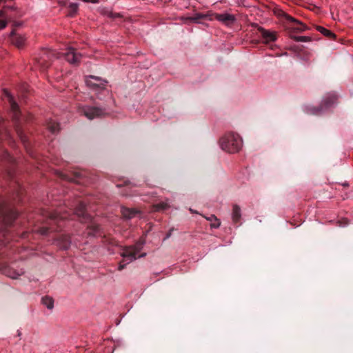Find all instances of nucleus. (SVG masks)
<instances>
[{
    "label": "nucleus",
    "instance_id": "23",
    "mask_svg": "<svg viewBox=\"0 0 353 353\" xmlns=\"http://www.w3.org/2000/svg\"><path fill=\"white\" fill-rule=\"evenodd\" d=\"M291 38L297 42H307L310 41V38L305 36H291Z\"/></svg>",
    "mask_w": 353,
    "mask_h": 353
},
{
    "label": "nucleus",
    "instance_id": "27",
    "mask_svg": "<svg viewBox=\"0 0 353 353\" xmlns=\"http://www.w3.org/2000/svg\"><path fill=\"white\" fill-rule=\"evenodd\" d=\"M212 219H214V222L211 223V227L214 228H219L221 225L219 220L214 215H212Z\"/></svg>",
    "mask_w": 353,
    "mask_h": 353
},
{
    "label": "nucleus",
    "instance_id": "11",
    "mask_svg": "<svg viewBox=\"0 0 353 353\" xmlns=\"http://www.w3.org/2000/svg\"><path fill=\"white\" fill-rule=\"evenodd\" d=\"M258 30L261 33V37L265 40V43L276 40V34L274 32H270L262 27H258Z\"/></svg>",
    "mask_w": 353,
    "mask_h": 353
},
{
    "label": "nucleus",
    "instance_id": "5",
    "mask_svg": "<svg viewBox=\"0 0 353 353\" xmlns=\"http://www.w3.org/2000/svg\"><path fill=\"white\" fill-rule=\"evenodd\" d=\"M337 100V95L334 92H328L323 98L319 106L308 105L305 107V112L313 115H320L324 111L334 105Z\"/></svg>",
    "mask_w": 353,
    "mask_h": 353
},
{
    "label": "nucleus",
    "instance_id": "19",
    "mask_svg": "<svg viewBox=\"0 0 353 353\" xmlns=\"http://www.w3.org/2000/svg\"><path fill=\"white\" fill-rule=\"evenodd\" d=\"M316 30L330 39H334L336 38V34L334 33L322 26H317Z\"/></svg>",
    "mask_w": 353,
    "mask_h": 353
},
{
    "label": "nucleus",
    "instance_id": "15",
    "mask_svg": "<svg viewBox=\"0 0 353 353\" xmlns=\"http://www.w3.org/2000/svg\"><path fill=\"white\" fill-rule=\"evenodd\" d=\"M287 19L292 23L291 28L297 32H303L306 29V26L303 23L299 22L292 17L288 16Z\"/></svg>",
    "mask_w": 353,
    "mask_h": 353
},
{
    "label": "nucleus",
    "instance_id": "7",
    "mask_svg": "<svg viewBox=\"0 0 353 353\" xmlns=\"http://www.w3.org/2000/svg\"><path fill=\"white\" fill-rule=\"evenodd\" d=\"M73 210L81 223H90L92 221V216L87 212L85 203L83 201H79Z\"/></svg>",
    "mask_w": 353,
    "mask_h": 353
},
{
    "label": "nucleus",
    "instance_id": "1",
    "mask_svg": "<svg viewBox=\"0 0 353 353\" xmlns=\"http://www.w3.org/2000/svg\"><path fill=\"white\" fill-rule=\"evenodd\" d=\"M61 56L70 64L74 66L80 63L83 57L82 54L73 47L68 48L64 52L61 53H56L51 50L43 49L39 54V57L35 58V65L41 70L44 71L50 67L53 58L55 57L59 58Z\"/></svg>",
    "mask_w": 353,
    "mask_h": 353
},
{
    "label": "nucleus",
    "instance_id": "31",
    "mask_svg": "<svg viewBox=\"0 0 353 353\" xmlns=\"http://www.w3.org/2000/svg\"><path fill=\"white\" fill-rule=\"evenodd\" d=\"M9 134L7 132L5 134L3 132V129L0 126V141L3 139L4 137H8Z\"/></svg>",
    "mask_w": 353,
    "mask_h": 353
},
{
    "label": "nucleus",
    "instance_id": "8",
    "mask_svg": "<svg viewBox=\"0 0 353 353\" xmlns=\"http://www.w3.org/2000/svg\"><path fill=\"white\" fill-rule=\"evenodd\" d=\"M86 85L94 90H103L105 88L107 81L100 77L89 76L85 80Z\"/></svg>",
    "mask_w": 353,
    "mask_h": 353
},
{
    "label": "nucleus",
    "instance_id": "10",
    "mask_svg": "<svg viewBox=\"0 0 353 353\" xmlns=\"http://www.w3.org/2000/svg\"><path fill=\"white\" fill-rule=\"evenodd\" d=\"M214 18L216 20L228 26H232L236 21L235 16L229 13H216L214 14Z\"/></svg>",
    "mask_w": 353,
    "mask_h": 353
},
{
    "label": "nucleus",
    "instance_id": "40",
    "mask_svg": "<svg viewBox=\"0 0 353 353\" xmlns=\"http://www.w3.org/2000/svg\"><path fill=\"white\" fill-rule=\"evenodd\" d=\"M3 0H0V3L3 1Z\"/></svg>",
    "mask_w": 353,
    "mask_h": 353
},
{
    "label": "nucleus",
    "instance_id": "33",
    "mask_svg": "<svg viewBox=\"0 0 353 353\" xmlns=\"http://www.w3.org/2000/svg\"><path fill=\"white\" fill-rule=\"evenodd\" d=\"M174 230V229L173 228H171V229H170V230L168 231V232L166 234V236H165V237L164 238V240L169 239V238L171 236L172 233V232H173Z\"/></svg>",
    "mask_w": 353,
    "mask_h": 353
},
{
    "label": "nucleus",
    "instance_id": "17",
    "mask_svg": "<svg viewBox=\"0 0 353 353\" xmlns=\"http://www.w3.org/2000/svg\"><path fill=\"white\" fill-rule=\"evenodd\" d=\"M48 216L52 221H57L59 219H65L67 218V215L62 214L60 211L48 212Z\"/></svg>",
    "mask_w": 353,
    "mask_h": 353
},
{
    "label": "nucleus",
    "instance_id": "18",
    "mask_svg": "<svg viewBox=\"0 0 353 353\" xmlns=\"http://www.w3.org/2000/svg\"><path fill=\"white\" fill-rule=\"evenodd\" d=\"M47 128L53 134L57 133L60 130L59 124L52 119L47 122Z\"/></svg>",
    "mask_w": 353,
    "mask_h": 353
},
{
    "label": "nucleus",
    "instance_id": "13",
    "mask_svg": "<svg viewBox=\"0 0 353 353\" xmlns=\"http://www.w3.org/2000/svg\"><path fill=\"white\" fill-rule=\"evenodd\" d=\"M123 217L125 219H131L140 213V211L132 208L123 207L121 210Z\"/></svg>",
    "mask_w": 353,
    "mask_h": 353
},
{
    "label": "nucleus",
    "instance_id": "29",
    "mask_svg": "<svg viewBox=\"0 0 353 353\" xmlns=\"http://www.w3.org/2000/svg\"><path fill=\"white\" fill-rule=\"evenodd\" d=\"M339 226H345V225H347L349 224V221L346 218H343L342 219H341L340 221H339Z\"/></svg>",
    "mask_w": 353,
    "mask_h": 353
},
{
    "label": "nucleus",
    "instance_id": "14",
    "mask_svg": "<svg viewBox=\"0 0 353 353\" xmlns=\"http://www.w3.org/2000/svg\"><path fill=\"white\" fill-rule=\"evenodd\" d=\"M58 245L63 250H67L71 244L70 236L67 234H62L58 238Z\"/></svg>",
    "mask_w": 353,
    "mask_h": 353
},
{
    "label": "nucleus",
    "instance_id": "2",
    "mask_svg": "<svg viewBox=\"0 0 353 353\" xmlns=\"http://www.w3.org/2000/svg\"><path fill=\"white\" fill-rule=\"evenodd\" d=\"M4 95L7 98L10 106V110L12 113V119L14 123V128L17 136L23 144L24 147L27 149L29 144V141L27 135L26 134L23 129V122L28 121V118L22 115L18 104L14 101L13 97L8 90H4Z\"/></svg>",
    "mask_w": 353,
    "mask_h": 353
},
{
    "label": "nucleus",
    "instance_id": "39",
    "mask_svg": "<svg viewBox=\"0 0 353 353\" xmlns=\"http://www.w3.org/2000/svg\"><path fill=\"white\" fill-rule=\"evenodd\" d=\"M110 243H111L112 245H115V243H114V242H112V241H111V242H110Z\"/></svg>",
    "mask_w": 353,
    "mask_h": 353
},
{
    "label": "nucleus",
    "instance_id": "4",
    "mask_svg": "<svg viewBox=\"0 0 353 353\" xmlns=\"http://www.w3.org/2000/svg\"><path fill=\"white\" fill-rule=\"evenodd\" d=\"M18 216V212L5 201H0V231L10 226Z\"/></svg>",
    "mask_w": 353,
    "mask_h": 353
},
{
    "label": "nucleus",
    "instance_id": "26",
    "mask_svg": "<svg viewBox=\"0 0 353 353\" xmlns=\"http://www.w3.org/2000/svg\"><path fill=\"white\" fill-rule=\"evenodd\" d=\"M5 159H7V161L10 163V165H14L15 163V160L8 153L6 152L4 154H3Z\"/></svg>",
    "mask_w": 353,
    "mask_h": 353
},
{
    "label": "nucleus",
    "instance_id": "24",
    "mask_svg": "<svg viewBox=\"0 0 353 353\" xmlns=\"http://www.w3.org/2000/svg\"><path fill=\"white\" fill-rule=\"evenodd\" d=\"M77 8L78 7L77 3H70L69 6V14L70 16H73V14H74L77 12Z\"/></svg>",
    "mask_w": 353,
    "mask_h": 353
},
{
    "label": "nucleus",
    "instance_id": "12",
    "mask_svg": "<svg viewBox=\"0 0 353 353\" xmlns=\"http://www.w3.org/2000/svg\"><path fill=\"white\" fill-rule=\"evenodd\" d=\"M10 40L13 45H14L18 48H22L25 45L26 38L24 36L16 33L15 32H12L10 35Z\"/></svg>",
    "mask_w": 353,
    "mask_h": 353
},
{
    "label": "nucleus",
    "instance_id": "21",
    "mask_svg": "<svg viewBox=\"0 0 353 353\" xmlns=\"http://www.w3.org/2000/svg\"><path fill=\"white\" fill-rule=\"evenodd\" d=\"M41 302L49 310L52 309L54 307V301L51 297L44 296L42 298Z\"/></svg>",
    "mask_w": 353,
    "mask_h": 353
},
{
    "label": "nucleus",
    "instance_id": "38",
    "mask_svg": "<svg viewBox=\"0 0 353 353\" xmlns=\"http://www.w3.org/2000/svg\"><path fill=\"white\" fill-rule=\"evenodd\" d=\"M145 255H146V254H145V253H143V254H141V255H139V258H140V257H143V256H145Z\"/></svg>",
    "mask_w": 353,
    "mask_h": 353
},
{
    "label": "nucleus",
    "instance_id": "36",
    "mask_svg": "<svg viewBox=\"0 0 353 353\" xmlns=\"http://www.w3.org/2000/svg\"><path fill=\"white\" fill-rule=\"evenodd\" d=\"M85 2H91V3H98V0H83Z\"/></svg>",
    "mask_w": 353,
    "mask_h": 353
},
{
    "label": "nucleus",
    "instance_id": "30",
    "mask_svg": "<svg viewBox=\"0 0 353 353\" xmlns=\"http://www.w3.org/2000/svg\"><path fill=\"white\" fill-rule=\"evenodd\" d=\"M51 229L47 227H43L40 229V232L43 235H46Z\"/></svg>",
    "mask_w": 353,
    "mask_h": 353
},
{
    "label": "nucleus",
    "instance_id": "37",
    "mask_svg": "<svg viewBox=\"0 0 353 353\" xmlns=\"http://www.w3.org/2000/svg\"><path fill=\"white\" fill-rule=\"evenodd\" d=\"M206 219H207L208 220L210 221H212L213 220L214 221V219H212V215H211L210 217L206 218Z\"/></svg>",
    "mask_w": 353,
    "mask_h": 353
},
{
    "label": "nucleus",
    "instance_id": "9",
    "mask_svg": "<svg viewBox=\"0 0 353 353\" xmlns=\"http://www.w3.org/2000/svg\"><path fill=\"white\" fill-rule=\"evenodd\" d=\"M82 114L89 119L101 117L104 114V110L93 106H86L81 110Z\"/></svg>",
    "mask_w": 353,
    "mask_h": 353
},
{
    "label": "nucleus",
    "instance_id": "34",
    "mask_svg": "<svg viewBox=\"0 0 353 353\" xmlns=\"http://www.w3.org/2000/svg\"><path fill=\"white\" fill-rule=\"evenodd\" d=\"M17 187H18V190H17V196L19 197L21 196V194H22V189L19 184H17Z\"/></svg>",
    "mask_w": 353,
    "mask_h": 353
},
{
    "label": "nucleus",
    "instance_id": "16",
    "mask_svg": "<svg viewBox=\"0 0 353 353\" xmlns=\"http://www.w3.org/2000/svg\"><path fill=\"white\" fill-rule=\"evenodd\" d=\"M241 218V208L240 207L235 204L233 205L232 219L234 223H238Z\"/></svg>",
    "mask_w": 353,
    "mask_h": 353
},
{
    "label": "nucleus",
    "instance_id": "32",
    "mask_svg": "<svg viewBox=\"0 0 353 353\" xmlns=\"http://www.w3.org/2000/svg\"><path fill=\"white\" fill-rule=\"evenodd\" d=\"M89 228L92 229V233L97 232L99 230V225L96 224H92Z\"/></svg>",
    "mask_w": 353,
    "mask_h": 353
},
{
    "label": "nucleus",
    "instance_id": "22",
    "mask_svg": "<svg viewBox=\"0 0 353 353\" xmlns=\"http://www.w3.org/2000/svg\"><path fill=\"white\" fill-rule=\"evenodd\" d=\"M169 208V205L164 202L159 203L154 205L155 211H163Z\"/></svg>",
    "mask_w": 353,
    "mask_h": 353
},
{
    "label": "nucleus",
    "instance_id": "28",
    "mask_svg": "<svg viewBox=\"0 0 353 353\" xmlns=\"http://www.w3.org/2000/svg\"><path fill=\"white\" fill-rule=\"evenodd\" d=\"M83 176V173L80 172H74V179H70V181H74V182H79L78 179H80Z\"/></svg>",
    "mask_w": 353,
    "mask_h": 353
},
{
    "label": "nucleus",
    "instance_id": "25",
    "mask_svg": "<svg viewBox=\"0 0 353 353\" xmlns=\"http://www.w3.org/2000/svg\"><path fill=\"white\" fill-rule=\"evenodd\" d=\"M7 25L6 20L3 17V12H0V30L6 28Z\"/></svg>",
    "mask_w": 353,
    "mask_h": 353
},
{
    "label": "nucleus",
    "instance_id": "35",
    "mask_svg": "<svg viewBox=\"0 0 353 353\" xmlns=\"http://www.w3.org/2000/svg\"><path fill=\"white\" fill-rule=\"evenodd\" d=\"M125 264L120 263L119 265L118 270L119 271H121L122 270H123L125 268Z\"/></svg>",
    "mask_w": 353,
    "mask_h": 353
},
{
    "label": "nucleus",
    "instance_id": "6",
    "mask_svg": "<svg viewBox=\"0 0 353 353\" xmlns=\"http://www.w3.org/2000/svg\"><path fill=\"white\" fill-rule=\"evenodd\" d=\"M145 243L144 239H140L134 245L126 248L121 256L128 258L130 261H132L137 259V254L142 250Z\"/></svg>",
    "mask_w": 353,
    "mask_h": 353
},
{
    "label": "nucleus",
    "instance_id": "20",
    "mask_svg": "<svg viewBox=\"0 0 353 353\" xmlns=\"http://www.w3.org/2000/svg\"><path fill=\"white\" fill-rule=\"evenodd\" d=\"M205 16L203 14L197 13L194 17H183V20L185 22H198L200 19H204Z\"/></svg>",
    "mask_w": 353,
    "mask_h": 353
},
{
    "label": "nucleus",
    "instance_id": "3",
    "mask_svg": "<svg viewBox=\"0 0 353 353\" xmlns=\"http://www.w3.org/2000/svg\"><path fill=\"white\" fill-rule=\"evenodd\" d=\"M242 139L237 134L230 132L220 139V145L223 150L229 153L239 152L242 147Z\"/></svg>",
    "mask_w": 353,
    "mask_h": 353
}]
</instances>
